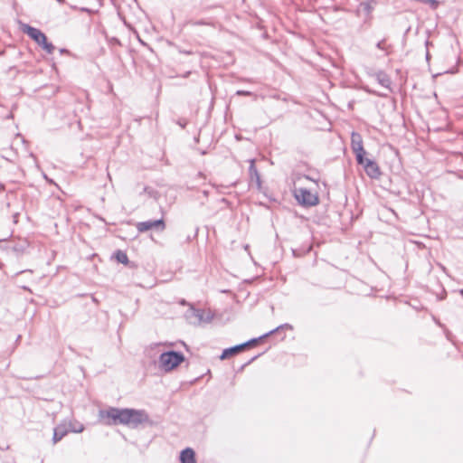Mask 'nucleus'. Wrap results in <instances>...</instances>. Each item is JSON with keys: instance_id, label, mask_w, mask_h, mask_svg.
<instances>
[{"instance_id": "nucleus-28", "label": "nucleus", "mask_w": 463, "mask_h": 463, "mask_svg": "<svg viewBox=\"0 0 463 463\" xmlns=\"http://www.w3.org/2000/svg\"><path fill=\"white\" fill-rule=\"evenodd\" d=\"M196 24H204L203 21L197 22Z\"/></svg>"}, {"instance_id": "nucleus-12", "label": "nucleus", "mask_w": 463, "mask_h": 463, "mask_svg": "<svg viewBox=\"0 0 463 463\" xmlns=\"http://www.w3.org/2000/svg\"><path fill=\"white\" fill-rule=\"evenodd\" d=\"M375 78H376V80L378 81V83L380 85H382L383 88H385L389 91L391 90V83H392V81H391L390 77L385 72L378 71L375 74Z\"/></svg>"}, {"instance_id": "nucleus-16", "label": "nucleus", "mask_w": 463, "mask_h": 463, "mask_svg": "<svg viewBox=\"0 0 463 463\" xmlns=\"http://www.w3.org/2000/svg\"><path fill=\"white\" fill-rule=\"evenodd\" d=\"M67 427L69 428V431L75 432V433H80L84 430V426L80 423H78L77 425L73 424V423H70L69 426H67Z\"/></svg>"}, {"instance_id": "nucleus-20", "label": "nucleus", "mask_w": 463, "mask_h": 463, "mask_svg": "<svg viewBox=\"0 0 463 463\" xmlns=\"http://www.w3.org/2000/svg\"><path fill=\"white\" fill-rule=\"evenodd\" d=\"M236 95H238V96H248V97L254 96V94L251 91L242 90H237L236 91Z\"/></svg>"}, {"instance_id": "nucleus-7", "label": "nucleus", "mask_w": 463, "mask_h": 463, "mask_svg": "<svg viewBox=\"0 0 463 463\" xmlns=\"http://www.w3.org/2000/svg\"><path fill=\"white\" fill-rule=\"evenodd\" d=\"M260 341V337L252 338L243 344H240V345L226 348L222 351V353L220 356V359H222V360L228 359L229 357L233 356V355L237 354L239 352L242 351L246 346L257 344Z\"/></svg>"}, {"instance_id": "nucleus-27", "label": "nucleus", "mask_w": 463, "mask_h": 463, "mask_svg": "<svg viewBox=\"0 0 463 463\" xmlns=\"http://www.w3.org/2000/svg\"><path fill=\"white\" fill-rule=\"evenodd\" d=\"M0 190H5V185L3 184H0Z\"/></svg>"}, {"instance_id": "nucleus-4", "label": "nucleus", "mask_w": 463, "mask_h": 463, "mask_svg": "<svg viewBox=\"0 0 463 463\" xmlns=\"http://www.w3.org/2000/svg\"><path fill=\"white\" fill-rule=\"evenodd\" d=\"M136 227L139 232H146L150 230L163 232L165 229V223L164 219L161 218L158 220H148L137 222Z\"/></svg>"}, {"instance_id": "nucleus-6", "label": "nucleus", "mask_w": 463, "mask_h": 463, "mask_svg": "<svg viewBox=\"0 0 463 463\" xmlns=\"http://www.w3.org/2000/svg\"><path fill=\"white\" fill-rule=\"evenodd\" d=\"M185 318L192 325H200L203 321L210 322L212 317L207 316V317H204V311L203 309L190 307L185 312Z\"/></svg>"}, {"instance_id": "nucleus-2", "label": "nucleus", "mask_w": 463, "mask_h": 463, "mask_svg": "<svg viewBox=\"0 0 463 463\" xmlns=\"http://www.w3.org/2000/svg\"><path fill=\"white\" fill-rule=\"evenodd\" d=\"M185 360V356L179 351H166L160 354L158 364L159 368L165 372H170L175 369Z\"/></svg>"}, {"instance_id": "nucleus-3", "label": "nucleus", "mask_w": 463, "mask_h": 463, "mask_svg": "<svg viewBox=\"0 0 463 463\" xmlns=\"http://www.w3.org/2000/svg\"><path fill=\"white\" fill-rule=\"evenodd\" d=\"M294 194L297 201L306 207L315 206L319 203L317 194H312L307 188H295Z\"/></svg>"}, {"instance_id": "nucleus-18", "label": "nucleus", "mask_w": 463, "mask_h": 463, "mask_svg": "<svg viewBox=\"0 0 463 463\" xmlns=\"http://www.w3.org/2000/svg\"><path fill=\"white\" fill-rule=\"evenodd\" d=\"M376 47L379 50L384 51L386 55H388L390 52H388V46L385 44V39L379 41L376 43Z\"/></svg>"}, {"instance_id": "nucleus-23", "label": "nucleus", "mask_w": 463, "mask_h": 463, "mask_svg": "<svg viewBox=\"0 0 463 463\" xmlns=\"http://www.w3.org/2000/svg\"><path fill=\"white\" fill-rule=\"evenodd\" d=\"M259 355H256L254 357H252L246 364H250L252 361H254Z\"/></svg>"}, {"instance_id": "nucleus-10", "label": "nucleus", "mask_w": 463, "mask_h": 463, "mask_svg": "<svg viewBox=\"0 0 463 463\" xmlns=\"http://www.w3.org/2000/svg\"><path fill=\"white\" fill-rule=\"evenodd\" d=\"M181 463H196L195 452L191 448H185L180 453Z\"/></svg>"}, {"instance_id": "nucleus-24", "label": "nucleus", "mask_w": 463, "mask_h": 463, "mask_svg": "<svg viewBox=\"0 0 463 463\" xmlns=\"http://www.w3.org/2000/svg\"><path fill=\"white\" fill-rule=\"evenodd\" d=\"M27 271L32 272V270H31V269H27ZM24 272H26V270H21V271H19L17 274H22V273H24Z\"/></svg>"}, {"instance_id": "nucleus-1", "label": "nucleus", "mask_w": 463, "mask_h": 463, "mask_svg": "<svg viewBox=\"0 0 463 463\" xmlns=\"http://www.w3.org/2000/svg\"><path fill=\"white\" fill-rule=\"evenodd\" d=\"M99 417L105 425H125L131 429H137L143 423L150 421L148 413L144 410L130 408L109 407L107 410H99Z\"/></svg>"}, {"instance_id": "nucleus-17", "label": "nucleus", "mask_w": 463, "mask_h": 463, "mask_svg": "<svg viewBox=\"0 0 463 463\" xmlns=\"http://www.w3.org/2000/svg\"><path fill=\"white\" fill-rule=\"evenodd\" d=\"M47 53L52 54L55 49L54 45L46 40L41 46Z\"/></svg>"}, {"instance_id": "nucleus-29", "label": "nucleus", "mask_w": 463, "mask_h": 463, "mask_svg": "<svg viewBox=\"0 0 463 463\" xmlns=\"http://www.w3.org/2000/svg\"><path fill=\"white\" fill-rule=\"evenodd\" d=\"M190 73V71H187L186 73H184V77H187Z\"/></svg>"}, {"instance_id": "nucleus-9", "label": "nucleus", "mask_w": 463, "mask_h": 463, "mask_svg": "<svg viewBox=\"0 0 463 463\" xmlns=\"http://www.w3.org/2000/svg\"><path fill=\"white\" fill-rule=\"evenodd\" d=\"M24 32L40 46L47 40L46 35L39 29L26 24Z\"/></svg>"}, {"instance_id": "nucleus-19", "label": "nucleus", "mask_w": 463, "mask_h": 463, "mask_svg": "<svg viewBox=\"0 0 463 463\" xmlns=\"http://www.w3.org/2000/svg\"><path fill=\"white\" fill-rule=\"evenodd\" d=\"M423 4L430 5L432 9H436L439 5V2L437 0H425Z\"/></svg>"}, {"instance_id": "nucleus-15", "label": "nucleus", "mask_w": 463, "mask_h": 463, "mask_svg": "<svg viewBox=\"0 0 463 463\" xmlns=\"http://www.w3.org/2000/svg\"><path fill=\"white\" fill-rule=\"evenodd\" d=\"M115 259L119 263H122V264H128V255L123 250H117L115 252Z\"/></svg>"}, {"instance_id": "nucleus-22", "label": "nucleus", "mask_w": 463, "mask_h": 463, "mask_svg": "<svg viewBox=\"0 0 463 463\" xmlns=\"http://www.w3.org/2000/svg\"><path fill=\"white\" fill-rule=\"evenodd\" d=\"M369 92L370 93H373V94H375L377 96H380V97H387V95H388L387 93H377L375 91H369Z\"/></svg>"}, {"instance_id": "nucleus-26", "label": "nucleus", "mask_w": 463, "mask_h": 463, "mask_svg": "<svg viewBox=\"0 0 463 463\" xmlns=\"http://www.w3.org/2000/svg\"><path fill=\"white\" fill-rule=\"evenodd\" d=\"M304 177H305L306 179H308V180H311V181H314V182H315V180H314V179H312V178H310L308 175H304Z\"/></svg>"}, {"instance_id": "nucleus-8", "label": "nucleus", "mask_w": 463, "mask_h": 463, "mask_svg": "<svg viewBox=\"0 0 463 463\" xmlns=\"http://www.w3.org/2000/svg\"><path fill=\"white\" fill-rule=\"evenodd\" d=\"M351 146H352L353 152L355 155L356 162H361V160H363V156H364L366 155V151L364 148L363 140H362V137L360 134H358V133L352 134Z\"/></svg>"}, {"instance_id": "nucleus-14", "label": "nucleus", "mask_w": 463, "mask_h": 463, "mask_svg": "<svg viewBox=\"0 0 463 463\" xmlns=\"http://www.w3.org/2000/svg\"><path fill=\"white\" fill-rule=\"evenodd\" d=\"M282 329H290V330H292L293 326L290 324H288V323L280 325V326H277L276 328L270 330L269 332H268V333L262 335L261 336H260V339L262 340V339H264V338H266V337H268V336H269V335H273V334H275L277 332H279Z\"/></svg>"}, {"instance_id": "nucleus-31", "label": "nucleus", "mask_w": 463, "mask_h": 463, "mask_svg": "<svg viewBox=\"0 0 463 463\" xmlns=\"http://www.w3.org/2000/svg\"><path fill=\"white\" fill-rule=\"evenodd\" d=\"M67 52V50H65V49H61V52Z\"/></svg>"}, {"instance_id": "nucleus-5", "label": "nucleus", "mask_w": 463, "mask_h": 463, "mask_svg": "<svg viewBox=\"0 0 463 463\" xmlns=\"http://www.w3.org/2000/svg\"><path fill=\"white\" fill-rule=\"evenodd\" d=\"M358 165H363L367 175L373 179H377L381 175V170L378 164L372 159L363 156L361 162H357Z\"/></svg>"}, {"instance_id": "nucleus-30", "label": "nucleus", "mask_w": 463, "mask_h": 463, "mask_svg": "<svg viewBox=\"0 0 463 463\" xmlns=\"http://www.w3.org/2000/svg\"><path fill=\"white\" fill-rule=\"evenodd\" d=\"M429 58H430V53H429V52H427V53H426V59H427V60H429Z\"/></svg>"}, {"instance_id": "nucleus-25", "label": "nucleus", "mask_w": 463, "mask_h": 463, "mask_svg": "<svg viewBox=\"0 0 463 463\" xmlns=\"http://www.w3.org/2000/svg\"><path fill=\"white\" fill-rule=\"evenodd\" d=\"M179 125H180V127H181L182 128H185V123H181V122H179Z\"/></svg>"}, {"instance_id": "nucleus-13", "label": "nucleus", "mask_w": 463, "mask_h": 463, "mask_svg": "<svg viewBox=\"0 0 463 463\" xmlns=\"http://www.w3.org/2000/svg\"><path fill=\"white\" fill-rule=\"evenodd\" d=\"M250 167H249V174L251 178V180L255 179L258 186H260V176L259 175V172L255 166V160L251 159L250 160Z\"/></svg>"}, {"instance_id": "nucleus-11", "label": "nucleus", "mask_w": 463, "mask_h": 463, "mask_svg": "<svg viewBox=\"0 0 463 463\" xmlns=\"http://www.w3.org/2000/svg\"><path fill=\"white\" fill-rule=\"evenodd\" d=\"M69 432V428L65 424H60L56 426L53 430V437L52 441L53 443H57L60 441L63 437L67 435Z\"/></svg>"}, {"instance_id": "nucleus-21", "label": "nucleus", "mask_w": 463, "mask_h": 463, "mask_svg": "<svg viewBox=\"0 0 463 463\" xmlns=\"http://www.w3.org/2000/svg\"><path fill=\"white\" fill-rule=\"evenodd\" d=\"M25 249V246L23 244L15 245L13 247V250L16 252L17 254L22 253Z\"/></svg>"}]
</instances>
